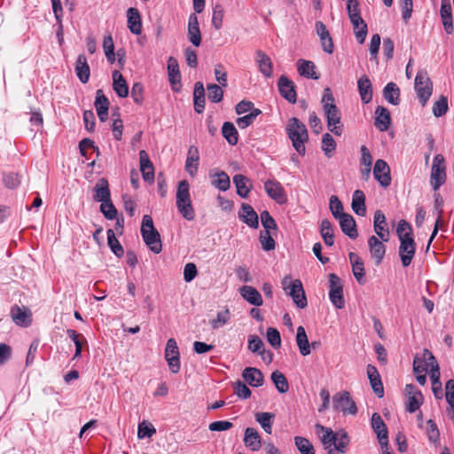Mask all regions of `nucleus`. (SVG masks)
Listing matches in <instances>:
<instances>
[{"label": "nucleus", "mask_w": 454, "mask_h": 454, "mask_svg": "<svg viewBox=\"0 0 454 454\" xmlns=\"http://www.w3.org/2000/svg\"><path fill=\"white\" fill-rule=\"evenodd\" d=\"M351 207L353 211L361 216L365 215V195L363 191L356 190L353 193Z\"/></svg>", "instance_id": "41"}, {"label": "nucleus", "mask_w": 454, "mask_h": 454, "mask_svg": "<svg viewBox=\"0 0 454 454\" xmlns=\"http://www.w3.org/2000/svg\"><path fill=\"white\" fill-rule=\"evenodd\" d=\"M128 27L134 35H140L142 32L141 15L137 9L130 7L127 11Z\"/></svg>", "instance_id": "28"}, {"label": "nucleus", "mask_w": 454, "mask_h": 454, "mask_svg": "<svg viewBox=\"0 0 454 454\" xmlns=\"http://www.w3.org/2000/svg\"><path fill=\"white\" fill-rule=\"evenodd\" d=\"M280 95L290 103L296 102V91L294 83L286 76L281 75L278 82Z\"/></svg>", "instance_id": "15"}, {"label": "nucleus", "mask_w": 454, "mask_h": 454, "mask_svg": "<svg viewBox=\"0 0 454 454\" xmlns=\"http://www.w3.org/2000/svg\"><path fill=\"white\" fill-rule=\"evenodd\" d=\"M296 343L302 356H308L310 354V344L303 326H299L297 328Z\"/></svg>", "instance_id": "45"}, {"label": "nucleus", "mask_w": 454, "mask_h": 454, "mask_svg": "<svg viewBox=\"0 0 454 454\" xmlns=\"http://www.w3.org/2000/svg\"><path fill=\"white\" fill-rule=\"evenodd\" d=\"M223 7L220 4H216L213 9L212 14V25L216 30L221 29V27H223Z\"/></svg>", "instance_id": "62"}, {"label": "nucleus", "mask_w": 454, "mask_h": 454, "mask_svg": "<svg viewBox=\"0 0 454 454\" xmlns=\"http://www.w3.org/2000/svg\"><path fill=\"white\" fill-rule=\"evenodd\" d=\"M239 218L253 229L259 227L258 215L249 204L242 203L239 211Z\"/></svg>", "instance_id": "17"}, {"label": "nucleus", "mask_w": 454, "mask_h": 454, "mask_svg": "<svg viewBox=\"0 0 454 454\" xmlns=\"http://www.w3.org/2000/svg\"><path fill=\"white\" fill-rule=\"evenodd\" d=\"M430 379L432 380V390L436 398H442V383L440 381V368L439 364H435L433 369L430 370Z\"/></svg>", "instance_id": "47"}, {"label": "nucleus", "mask_w": 454, "mask_h": 454, "mask_svg": "<svg viewBox=\"0 0 454 454\" xmlns=\"http://www.w3.org/2000/svg\"><path fill=\"white\" fill-rule=\"evenodd\" d=\"M110 197L111 193L107 180L106 178L99 179L94 187V200L98 202H105L110 200Z\"/></svg>", "instance_id": "32"}, {"label": "nucleus", "mask_w": 454, "mask_h": 454, "mask_svg": "<svg viewBox=\"0 0 454 454\" xmlns=\"http://www.w3.org/2000/svg\"><path fill=\"white\" fill-rule=\"evenodd\" d=\"M298 72L301 76L311 78V79H318L319 76L315 72L316 66L312 61L299 59L297 62Z\"/></svg>", "instance_id": "43"}, {"label": "nucleus", "mask_w": 454, "mask_h": 454, "mask_svg": "<svg viewBox=\"0 0 454 454\" xmlns=\"http://www.w3.org/2000/svg\"><path fill=\"white\" fill-rule=\"evenodd\" d=\"M294 443L301 454H315L314 447L307 438L296 436Z\"/></svg>", "instance_id": "59"}, {"label": "nucleus", "mask_w": 454, "mask_h": 454, "mask_svg": "<svg viewBox=\"0 0 454 454\" xmlns=\"http://www.w3.org/2000/svg\"><path fill=\"white\" fill-rule=\"evenodd\" d=\"M287 293L298 308L304 309L307 306V298L301 280L294 279L291 290Z\"/></svg>", "instance_id": "18"}, {"label": "nucleus", "mask_w": 454, "mask_h": 454, "mask_svg": "<svg viewBox=\"0 0 454 454\" xmlns=\"http://www.w3.org/2000/svg\"><path fill=\"white\" fill-rule=\"evenodd\" d=\"M207 90L209 100H211L214 103H218L222 101L223 97V90L219 85L215 83L207 84Z\"/></svg>", "instance_id": "63"}, {"label": "nucleus", "mask_w": 454, "mask_h": 454, "mask_svg": "<svg viewBox=\"0 0 454 454\" xmlns=\"http://www.w3.org/2000/svg\"><path fill=\"white\" fill-rule=\"evenodd\" d=\"M348 258L352 266V271L355 278L359 284H364L365 270L363 260L357 254L354 252H350L348 254Z\"/></svg>", "instance_id": "20"}, {"label": "nucleus", "mask_w": 454, "mask_h": 454, "mask_svg": "<svg viewBox=\"0 0 454 454\" xmlns=\"http://www.w3.org/2000/svg\"><path fill=\"white\" fill-rule=\"evenodd\" d=\"M193 102L195 112L201 114L205 108V89L201 82L194 84Z\"/></svg>", "instance_id": "40"}, {"label": "nucleus", "mask_w": 454, "mask_h": 454, "mask_svg": "<svg viewBox=\"0 0 454 454\" xmlns=\"http://www.w3.org/2000/svg\"><path fill=\"white\" fill-rule=\"evenodd\" d=\"M427 425V434L429 442H432L434 445L438 446L440 444V432L437 427V425L432 419H428Z\"/></svg>", "instance_id": "56"}, {"label": "nucleus", "mask_w": 454, "mask_h": 454, "mask_svg": "<svg viewBox=\"0 0 454 454\" xmlns=\"http://www.w3.org/2000/svg\"><path fill=\"white\" fill-rule=\"evenodd\" d=\"M222 133L224 138L228 141V143L231 145H235L239 141V136L237 129L234 124L230 121H226L223 123L222 127Z\"/></svg>", "instance_id": "49"}, {"label": "nucleus", "mask_w": 454, "mask_h": 454, "mask_svg": "<svg viewBox=\"0 0 454 454\" xmlns=\"http://www.w3.org/2000/svg\"><path fill=\"white\" fill-rule=\"evenodd\" d=\"M358 91L361 100L364 104H368L372 99V87L370 79L364 75L357 82Z\"/></svg>", "instance_id": "34"}, {"label": "nucleus", "mask_w": 454, "mask_h": 454, "mask_svg": "<svg viewBox=\"0 0 454 454\" xmlns=\"http://www.w3.org/2000/svg\"><path fill=\"white\" fill-rule=\"evenodd\" d=\"M140 158V170L143 178L145 182L152 183L154 180V168L153 165L149 160L148 154L145 151L142 150L139 153Z\"/></svg>", "instance_id": "23"}, {"label": "nucleus", "mask_w": 454, "mask_h": 454, "mask_svg": "<svg viewBox=\"0 0 454 454\" xmlns=\"http://www.w3.org/2000/svg\"><path fill=\"white\" fill-rule=\"evenodd\" d=\"M242 377L252 387H260L263 383L262 372L254 367H247L242 372Z\"/></svg>", "instance_id": "33"}, {"label": "nucleus", "mask_w": 454, "mask_h": 454, "mask_svg": "<svg viewBox=\"0 0 454 454\" xmlns=\"http://www.w3.org/2000/svg\"><path fill=\"white\" fill-rule=\"evenodd\" d=\"M107 234V243L112 252L117 256L121 257L124 254V250L122 246L120 244L119 240L115 237V234L112 229H109L106 232Z\"/></svg>", "instance_id": "53"}, {"label": "nucleus", "mask_w": 454, "mask_h": 454, "mask_svg": "<svg viewBox=\"0 0 454 454\" xmlns=\"http://www.w3.org/2000/svg\"><path fill=\"white\" fill-rule=\"evenodd\" d=\"M349 20L358 43H363L367 35V24L361 16L351 17Z\"/></svg>", "instance_id": "35"}, {"label": "nucleus", "mask_w": 454, "mask_h": 454, "mask_svg": "<svg viewBox=\"0 0 454 454\" xmlns=\"http://www.w3.org/2000/svg\"><path fill=\"white\" fill-rule=\"evenodd\" d=\"M256 63L260 72L266 77L272 75V61L270 58L262 51L256 52Z\"/></svg>", "instance_id": "38"}, {"label": "nucleus", "mask_w": 454, "mask_h": 454, "mask_svg": "<svg viewBox=\"0 0 454 454\" xmlns=\"http://www.w3.org/2000/svg\"><path fill=\"white\" fill-rule=\"evenodd\" d=\"M143 239L146 246L155 254H159L162 250V243L160 235L158 231L142 234Z\"/></svg>", "instance_id": "37"}, {"label": "nucleus", "mask_w": 454, "mask_h": 454, "mask_svg": "<svg viewBox=\"0 0 454 454\" xmlns=\"http://www.w3.org/2000/svg\"><path fill=\"white\" fill-rule=\"evenodd\" d=\"M415 90L420 104L424 106L433 92V83L427 72L419 71L415 77Z\"/></svg>", "instance_id": "5"}, {"label": "nucleus", "mask_w": 454, "mask_h": 454, "mask_svg": "<svg viewBox=\"0 0 454 454\" xmlns=\"http://www.w3.org/2000/svg\"><path fill=\"white\" fill-rule=\"evenodd\" d=\"M187 36L189 41L195 47H199L200 45L201 34L199 27L198 17L194 13L189 16Z\"/></svg>", "instance_id": "19"}, {"label": "nucleus", "mask_w": 454, "mask_h": 454, "mask_svg": "<svg viewBox=\"0 0 454 454\" xmlns=\"http://www.w3.org/2000/svg\"><path fill=\"white\" fill-rule=\"evenodd\" d=\"M396 233L400 240L399 256L403 267H408L416 252V243L413 239V231L411 224L405 220L398 223Z\"/></svg>", "instance_id": "1"}, {"label": "nucleus", "mask_w": 454, "mask_h": 454, "mask_svg": "<svg viewBox=\"0 0 454 454\" xmlns=\"http://www.w3.org/2000/svg\"><path fill=\"white\" fill-rule=\"evenodd\" d=\"M113 88L120 98H126L129 95V87L123 75L118 71L113 72Z\"/></svg>", "instance_id": "39"}, {"label": "nucleus", "mask_w": 454, "mask_h": 454, "mask_svg": "<svg viewBox=\"0 0 454 454\" xmlns=\"http://www.w3.org/2000/svg\"><path fill=\"white\" fill-rule=\"evenodd\" d=\"M373 228L375 233L382 241L387 242L389 240L390 233L387 229L386 216L380 210H377L374 214Z\"/></svg>", "instance_id": "16"}, {"label": "nucleus", "mask_w": 454, "mask_h": 454, "mask_svg": "<svg viewBox=\"0 0 454 454\" xmlns=\"http://www.w3.org/2000/svg\"><path fill=\"white\" fill-rule=\"evenodd\" d=\"M200 153L198 147L195 145H191L188 149L185 161V170L191 176H194L197 174Z\"/></svg>", "instance_id": "25"}, {"label": "nucleus", "mask_w": 454, "mask_h": 454, "mask_svg": "<svg viewBox=\"0 0 454 454\" xmlns=\"http://www.w3.org/2000/svg\"><path fill=\"white\" fill-rule=\"evenodd\" d=\"M349 442L350 438L348 433L340 429L337 431L336 440L334 441L333 448L338 450L340 453H346Z\"/></svg>", "instance_id": "51"}, {"label": "nucleus", "mask_w": 454, "mask_h": 454, "mask_svg": "<svg viewBox=\"0 0 454 454\" xmlns=\"http://www.w3.org/2000/svg\"><path fill=\"white\" fill-rule=\"evenodd\" d=\"M286 130L292 145L300 155L306 153L305 143L309 140V133L306 126L296 117L290 118Z\"/></svg>", "instance_id": "3"}, {"label": "nucleus", "mask_w": 454, "mask_h": 454, "mask_svg": "<svg viewBox=\"0 0 454 454\" xmlns=\"http://www.w3.org/2000/svg\"><path fill=\"white\" fill-rule=\"evenodd\" d=\"M155 434L156 429L151 422L143 420L138 424L137 437L139 439L151 438Z\"/></svg>", "instance_id": "55"}, {"label": "nucleus", "mask_w": 454, "mask_h": 454, "mask_svg": "<svg viewBox=\"0 0 454 454\" xmlns=\"http://www.w3.org/2000/svg\"><path fill=\"white\" fill-rule=\"evenodd\" d=\"M271 380L273 381L276 388L278 390L279 393H286L289 389L288 381L286 378V376L278 372L275 371L271 373Z\"/></svg>", "instance_id": "54"}, {"label": "nucleus", "mask_w": 454, "mask_h": 454, "mask_svg": "<svg viewBox=\"0 0 454 454\" xmlns=\"http://www.w3.org/2000/svg\"><path fill=\"white\" fill-rule=\"evenodd\" d=\"M176 203L178 212L184 219L192 221L195 218L190 194V184L186 180L178 183Z\"/></svg>", "instance_id": "4"}, {"label": "nucleus", "mask_w": 454, "mask_h": 454, "mask_svg": "<svg viewBox=\"0 0 454 454\" xmlns=\"http://www.w3.org/2000/svg\"><path fill=\"white\" fill-rule=\"evenodd\" d=\"M383 242L376 236H371L368 239L369 250L376 265L381 263L386 254V247Z\"/></svg>", "instance_id": "14"}, {"label": "nucleus", "mask_w": 454, "mask_h": 454, "mask_svg": "<svg viewBox=\"0 0 454 454\" xmlns=\"http://www.w3.org/2000/svg\"><path fill=\"white\" fill-rule=\"evenodd\" d=\"M230 310L225 309L223 311L217 312L216 317L210 320L209 324L213 329H218L230 321Z\"/></svg>", "instance_id": "60"}, {"label": "nucleus", "mask_w": 454, "mask_h": 454, "mask_svg": "<svg viewBox=\"0 0 454 454\" xmlns=\"http://www.w3.org/2000/svg\"><path fill=\"white\" fill-rule=\"evenodd\" d=\"M233 183L237 189V193L241 198H247L251 189L252 184H250V180L241 174H237L233 176Z\"/></svg>", "instance_id": "36"}, {"label": "nucleus", "mask_w": 454, "mask_h": 454, "mask_svg": "<svg viewBox=\"0 0 454 454\" xmlns=\"http://www.w3.org/2000/svg\"><path fill=\"white\" fill-rule=\"evenodd\" d=\"M446 180L444 158L442 154H436L433 160L430 176L431 185L434 191H437Z\"/></svg>", "instance_id": "8"}, {"label": "nucleus", "mask_w": 454, "mask_h": 454, "mask_svg": "<svg viewBox=\"0 0 454 454\" xmlns=\"http://www.w3.org/2000/svg\"><path fill=\"white\" fill-rule=\"evenodd\" d=\"M384 98L390 104L397 106L400 103V90L395 82H388L383 90Z\"/></svg>", "instance_id": "42"}, {"label": "nucleus", "mask_w": 454, "mask_h": 454, "mask_svg": "<svg viewBox=\"0 0 454 454\" xmlns=\"http://www.w3.org/2000/svg\"><path fill=\"white\" fill-rule=\"evenodd\" d=\"M320 234L326 246L332 247L334 244L333 229L328 219L322 220L320 224Z\"/></svg>", "instance_id": "46"}, {"label": "nucleus", "mask_w": 454, "mask_h": 454, "mask_svg": "<svg viewBox=\"0 0 454 454\" xmlns=\"http://www.w3.org/2000/svg\"><path fill=\"white\" fill-rule=\"evenodd\" d=\"M374 126L380 131L388 129L391 123V117L389 111L381 106H379L375 110Z\"/></svg>", "instance_id": "24"}, {"label": "nucleus", "mask_w": 454, "mask_h": 454, "mask_svg": "<svg viewBox=\"0 0 454 454\" xmlns=\"http://www.w3.org/2000/svg\"><path fill=\"white\" fill-rule=\"evenodd\" d=\"M316 432L325 450L333 447L336 440L337 432H333L330 427H324L320 424L316 425Z\"/></svg>", "instance_id": "27"}, {"label": "nucleus", "mask_w": 454, "mask_h": 454, "mask_svg": "<svg viewBox=\"0 0 454 454\" xmlns=\"http://www.w3.org/2000/svg\"><path fill=\"white\" fill-rule=\"evenodd\" d=\"M168 72L170 83L174 86L180 82L181 74L178 68V64L174 57H169L168 60Z\"/></svg>", "instance_id": "50"}, {"label": "nucleus", "mask_w": 454, "mask_h": 454, "mask_svg": "<svg viewBox=\"0 0 454 454\" xmlns=\"http://www.w3.org/2000/svg\"><path fill=\"white\" fill-rule=\"evenodd\" d=\"M373 176L382 187L387 188L390 185V168L384 160L379 159L376 160L373 168Z\"/></svg>", "instance_id": "12"}, {"label": "nucleus", "mask_w": 454, "mask_h": 454, "mask_svg": "<svg viewBox=\"0 0 454 454\" xmlns=\"http://www.w3.org/2000/svg\"><path fill=\"white\" fill-rule=\"evenodd\" d=\"M94 105L99 120L103 122L106 121L108 117L109 101L102 90H97Z\"/></svg>", "instance_id": "26"}, {"label": "nucleus", "mask_w": 454, "mask_h": 454, "mask_svg": "<svg viewBox=\"0 0 454 454\" xmlns=\"http://www.w3.org/2000/svg\"><path fill=\"white\" fill-rule=\"evenodd\" d=\"M321 147L326 157L331 158L333 156L336 149V142L329 133L323 136Z\"/></svg>", "instance_id": "57"}, {"label": "nucleus", "mask_w": 454, "mask_h": 454, "mask_svg": "<svg viewBox=\"0 0 454 454\" xmlns=\"http://www.w3.org/2000/svg\"><path fill=\"white\" fill-rule=\"evenodd\" d=\"M100 211L108 220H114L117 217V209L115 208L111 200L101 202Z\"/></svg>", "instance_id": "64"}, {"label": "nucleus", "mask_w": 454, "mask_h": 454, "mask_svg": "<svg viewBox=\"0 0 454 454\" xmlns=\"http://www.w3.org/2000/svg\"><path fill=\"white\" fill-rule=\"evenodd\" d=\"M12 317L13 321L22 326H27L31 323V313L29 310L22 309L19 306L12 309Z\"/></svg>", "instance_id": "44"}, {"label": "nucleus", "mask_w": 454, "mask_h": 454, "mask_svg": "<svg viewBox=\"0 0 454 454\" xmlns=\"http://www.w3.org/2000/svg\"><path fill=\"white\" fill-rule=\"evenodd\" d=\"M165 358L168 362L169 370L173 373H177L180 370V353L177 343L173 338L168 339L167 341Z\"/></svg>", "instance_id": "9"}, {"label": "nucleus", "mask_w": 454, "mask_h": 454, "mask_svg": "<svg viewBox=\"0 0 454 454\" xmlns=\"http://www.w3.org/2000/svg\"><path fill=\"white\" fill-rule=\"evenodd\" d=\"M329 298L337 309L344 308L343 285L341 279L334 273L329 275Z\"/></svg>", "instance_id": "7"}, {"label": "nucleus", "mask_w": 454, "mask_h": 454, "mask_svg": "<svg viewBox=\"0 0 454 454\" xmlns=\"http://www.w3.org/2000/svg\"><path fill=\"white\" fill-rule=\"evenodd\" d=\"M212 184L219 190L225 192L231 185L230 177L225 172L221 171L215 175V178L212 181Z\"/></svg>", "instance_id": "58"}, {"label": "nucleus", "mask_w": 454, "mask_h": 454, "mask_svg": "<svg viewBox=\"0 0 454 454\" xmlns=\"http://www.w3.org/2000/svg\"><path fill=\"white\" fill-rule=\"evenodd\" d=\"M367 375L374 393L382 397L384 394L383 384L377 368L372 364L367 366Z\"/></svg>", "instance_id": "30"}, {"label": "nucleus", "mask_w": 454, "mask_h": 454, "mask_svg": "<svg viewBox=\"0 0 454 454\" xmlns=\"http://www.w3.org/2000/svg\"><path fill=\"white\" fill-rule=\"evenodd\" d=\"M241 297L248 303L254 306H262L263 303L262 297L257 289L251 286H243L239 289Z\"/></svg>", "instance_id": "22"}, {"label": "nucleus", "mask_w": 454, "mask_h": 454, "mask_svg": "<svg viewBox=\"0 0 454 454\" xmlns=\"http://www.w3.org/2000/svg\"><path fill=\"white\" fill-rule=\"evenodd\" d=\"M74 70L77 77L82 83L88 82L90 75V71L87 61V58L83 53L78 56Z\"/></svg>", "instance_id": "31"}, {"label": "nucleus", "mask_w": 454, "mask_h": 454, "mask_svg": "<svg viewBox=\"0 0 454 454\" xmlns=\"http://www.w3.org/2000/svg\"><path fill=\"white\" fill-rule=\"evenodd\" d=\"M68 337L74 341L75 346V353L73 359H75L81 356L82 346L86 343V339L82 334L76 333V331L73 329H68L67 331Z\"/></svg>", "instance_id": "52"}, {"label": "nucleus", "mask_w": 454, "mask_h": 454, "mask_svg": "<svg viewBox=\"0 0 454 454\" xmlns=\"http://www.w3.org/2000/svg\"><path fill=\"white\" fill-rule=\"evenodd\" d=\"M255 420L261 425L267 434H271L272 424L275 415L270 412H257L254 415Z\"/></svg>", "instance_id": "48"}, {"label": "nucleus", "mask_w": 454, "mask_h": 454, "mask_svg": "<svg viewBox=\"0 0 454 454\" xmlns=\"http://www.w3.org/2000/svg\"><path fill=\"white\" fill-rule=\"evenodd\" d=\"M321 102L327 119L328 129L334 135L340 136L343 130V126L340 124V113L334 104V98L330 88L324 90Z\"/></svg>", "instance_id": "2"}, {"label": "nucleus", "mask_w": 454, "mask_h": 454, "mask_svg": "<svg viewBox=\"0 0 454 454\" xmlns=\"http://www.w3.org/2000/svg\"><path fill=\"white\" fill-rule=\"evenodd\" d=\"M261 110L254 108L249 114L237 119V124L239 129H246L253 123L254 119L261 114Z\"/></svg>", "instance_id": "61"}, {"label": "nucleus", "mask_w": 454, "mask_h": 454, "mask_svg": "<svg viewBox=\"0 0 454 454\" xmlns=\"http://www.w3.org/2000/svg\"><path fill=\"white\" fill-rule=\"evenodd\" d=\"M372 427L377 435L379 442L382 449L388 446V432L387 427L383 421L381 416L378 412H374L371 419Z\"/></svg>", "instance_id": "10"}, {"label": "nucleus", "mask_w": 454, "mask_h": 454, "mask_svg": "<svg viewBox=\"0 0 454 454\" xmlns=\"http://www.w3.org/2000/svg\"><path fill=\"white\" fill-rule=\"evenodd\" d=\"M333 407L335 411H340L345 415H356L357 413L356 403L348 391L338 392L333 395Z\"/></svg>", "instance_id": "6"}, {"label": "nucleus", "mask_w": 454, "mask_h": 454, "mask_svg": "<svg viewBox=\"0 0 454 454\" xmlns=\"http://www.w3.org/2000/svg\"><path fill=\"white\" fill-rule=\"evenodd\" d=\"M438 364L433 354L427 348L422 352V355H416L413 359V372L414 373L427 372L428 367L433 369L434 365Z\"/></svg>", "instance_id": "11"}, {"label": "nucleus", "mask_w": 454, "mask_h": 454, "mask_svg": "<svg viewBox=\"0 0 454 454\" xmlns=\"http://www.w3.org/2000/svg\"><path fill=\"white\" fill-rule=\"evenodd\" d=\"M264 189L269 197H270L276 202L278 204L286 203V195L282 184L278 181L275 179L267 180L264 183Z\"/></svg>", "instance_id": "13"}, {"label": "nucleus", "mask_w": 454, "mask_h": 454, "mask_svg": "<svg viewBox=\"0 0 454 454\" xmlns=\"http://www.w3.org/2000/svg\"><path fill=\"white\" fill-rule=\"evenodd\" d=\"M340 222V226L344 234L350 239H356L358 236L356 230V221L349 214H342L340 217L337 218Z\"/></svg>", "instance_id": "21"}, {"label": "nucleus", "mask_w": 454, "mask_h": 454, "mask_svg": "<svg viewBox=\"0 0 454 454\" xmlns=\"http://www.w3.org/2000/svg\"><path fill=\"white\" fill-rule=\"evenodd\" d=\"M244 443L247 448L253 451L259 450L262 446V438L257 430L253 427H247L245 430Z\"/></svg>", "instance_id": "29"}]
</instances>
